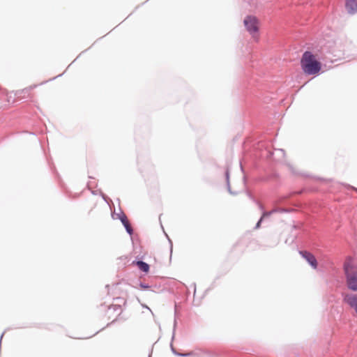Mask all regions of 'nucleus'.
Returning a JSON list of instances; mask_svg holds the SVG:
<instances>
[{"instance_id":"2eb2a0df","label":"nucleus","mask_w":357,"mask_h":357,"mask_svg":"<svg viewBox=\"0 0 357 357\" xmlns=\"http://www.w3.org/2000/svg\"><path fill=\"white\" fill-rule=\"evenodd\" d=\"M225 176L226 178V183L228 184V182H229V168H227L225 172Z\"/></svg>"},{"instance_id":"5701e85b","label":"nucleus","mask_w":357,"mask_h":357,"mask_svg":"<svg viewBox=\"0 0 357 357\" xmlns=\"http://www.w3.org/2000/svg\"><path fill=\"white\" fill-rule=\"evenodd\" d=\"M347 188H350V189H352V190H354V191H356L357 192V188H355L354 186H351L350 185H347Z\"/></svg>"},{"instance_id":"393cba45","label":"nucleus","mask_w":357,"mask_h":357,"mask_svg":"<svg viewBox=\"0 0 357 357\" xmlns=\"http://www.w3.org/2000/svg\"><path fill=\"white\" fill-rule=\"evenodd\" d=\"M87 187H88V188H89V189H91V188L92 187L91 182H89V183H87Z\"/></svg>"},{"instance_id":"39448f33","label":"nucleus","mask_w":357,"mask_h":357,"mask_svg":"<svg viewBox=\"0 0 357 357\" xmlns=\"http://www.w3.org/2000/svg\"><path fill=\"white\" fill-rule=\"evenodd\" d=\"M36 86L37 85L33 84L22 90H18L15 92V96L20 100L26 99L30 96V91Z\"/></svg>"},{"instance_id":"2f4dec72","label":"nucleus","mask_w":357,"mask_h":357,"mask_svg":"<svg viewBox=\"0 0 357 357\" xmlns=\"http://www.w3.org/2000/svg\"><path fill=\"white\" fill-rule=\"evenodd\" d=\"M149 357H151V355H149Z\"/></svg>"},{"instance_id":"0eeeda50","label":"nucleus","mask_w":357,"mask_h":357,"mask_svg":"<svg viewBox=\"0 0 357 357\" xmlns=\"http://www.w3.org/2000/svg\"><path fill=\"white\" fill-rule=\"evenodd\" d=\"M344 301L348 304L351 308L354 309L357 314V294H347L344 298Z\"/></svg>"},{"instance_id":"f8f14e48","label":"nucleus","mask_w":357,"mask_h":357,"mask_svg":"<svg viewBox=\"0 0 357 357\" xmlns=\"http://www.w3.org/2000/svg\"><path fill=\"white\" fill-rule=\"evenodd\" d=\"M91 193L94 195H100L102 197V199L107 202L108 203V198L107 197V196L103 194L102 192V191L100 190H91Z\"/></svg>"},{"instance_id":"9d476101","label":"nucleus","mask_w":357,"mask_h":357,"mask_svg":"<svg viewBox=\"0 0 357 357\" xmlns=\"http://www.w3.org/2000/svg\"><path fill=\"white\" fill-rule=\"evenodd\" d=\"M133 264H135L138 268L143 273H147L149 271L150 266L146 262L142 260H135L133 261Z\"/></svg>"},{"instance_id":"423d86ee","label":"nucleus","mask_w":357,"mask_h":357,"mask_svg":"<svg viewBox=\"0 0 357 357\" xmlns=\"http://www.w3.org/2000/svg\"><path fill=\"white\" fill-rule=\"evenodd\" d=\"M178 356L206 357V356H210V352L208 350L200 349V350H198L196 351H191V352H188V353H179V354H178Z\"/></svg>"},{"instance_id":"4468645a","label":"nucleus","mask_w":357,"mask_h":357,"mask_svg":"<svg viewBox=\"0 0 357 357\" xmlns=\"http://www.w3.org/2000/svg\"><path fill=\"white\" fill-rule=\"evenodd\" d=\"M139 286L143 289H149L151 287L148 284L144 283L142 282H139Z\"/></svg>"},{"instance_id":"c85d7f7f","label":"nucleus","mask_w":357,"mask_h":357,"mask_svg":"<svg viewBox=\"0 0 357 357\" xmlns=\"http://www.w3.org/2000/svg\"><path fill=\"white\" fill-rule=\"evenodd\" d=\"M113 322H114V321L110 322V324H108L107 326L112 324Z\"/></svg>"},{"instance_id":"7c9ffc66","label":"nucleus","mask_w":357,"mask_h":357,"mask_svg":"<svg viewBox=\"0 0 357 357\" xmlns=\"http://www.w3.org/2000/svg\"><path fill=\"white\" fill-rule=\"evenodd\" d=\"M259 207L262 209L263 208V206L262 205L259 204Z\"/></svg>"},{"instance_id":"1a4fd4ad","label":"nucleus","mask_w":357,"mask_h":357,"mask_svg":"<svg viewBox=\"0 0 357 357\" xmlns=\"http://www.w3.org/2000/svg\"><path fill=\"white\" fill-rule=\"evenodd\" d=\"M345 8L348 13L354 15L357 13V0H346Z\"/></svg>"},{"instance_id":"20e7f679","label":"nucleus","mask_w":357,"mask_h":357,"mask_svg":"<svg viewBox=\"0 0 357 357\" xmlns=\"http://www.w3.org/2000/svg\"><path fill=\"white\" fill-rule=\"evenodd\" d=\"M299 254L307 261L312 268L316 269L317 268L318 262L312 253L307 250H300Z\"/></svg>"},{"instance_id":"6e6552de","label":"nucleus","mask_w":357,"mask_h":357,"mask_svg":"<svg viewBox=\"0 0 357 357\" xmlns=\"http://www.w3.org/2000/svg\"><path fill=\"white\" fill-rule=\"evenodd\" d=\"M120 221L121 222L122 225L125 227L126 232L130 236H132L134 233V230H133L132 225H130L127 216L126 215V214L121 215Z\"/></svg>"},{"instance_id":"9b49d317","label":"nucleus","mask_w":357,"mask_h":357,"mask_svg":"<svg viewBox=\"0 0 357 357\" xmlns=\"http://www.w3.org/2000/svg\"><path fill=\"white\" fill-rule=\"evenodd\" d=\"M176 317H177V310H176V305H175L174 320L173 333H172V340H173L174 339V336H175V331H176V325H177Z\"/></svg>"},{"instance_id":"412c9836","label":"nucleus","mask_w":357,"mask_h":357,"mask_svg":"<svg viewBox=\"0 0 357 357\" xmlns=\"http://www.w3.org/2000/svg\"><path fill=\"white\" fill-rule=\"evenodd\" d=\"M246 192H247V195H248V197H249L250 199H252V200H253V201H255V199L254 197L252 196V195L251 194V192H250L247 191Z\"/></svg>"},{"instance_id":"a211bd4d","label":"nucleus","mask_w":357,"mask_h":357,"mask_svg":"<svg viewBox=\"0 0 357 357\" xmlns=\"http://www.w3.org/2000/svg\"><path fill=\"white\" fill-rule=\"evenodd\" d=\"M262 221H263V217H261L259 218V220L257 221L255 228V229H259L261 227V224Z\"/></svg>"},{"instance_id":"bb28decb","label":"nucleus","mask_w":357,"mask_h":357,"mask_svg":"<svg viewBox=\"0 0 357 357\" xmlns=\"http://www.w3.org/2000/svg\"><path fill=\"white\" fill-rule=\"evenodd\" d=\"M193 287H194V293H195V291H196V284H195V283L193 284Z\"/></svg>"},{"instance_id":"f3484780","label":"nucleus","mask_w":357,"mask_h":357,"mask_svg":"<svg viewBox=\"0 0 357 357\" xmlns=\"http://www.w3.org/2000/svg\"><path fill=\"white\" fill-rule=\"evenodd\" d=\"M112 307H113L114 310H119L120 312H121V307L120 303L112 305Z\"/></svg>"},{"instance_id":"7ed1b4c3","label":"nucleus","mask_w":357,"mask_h":357,"mask_svg":"<svg viewBox=\"0 0 357 357\" xmlns=\"http://www.w3.org/2000/svg\"><path fill=\"white\" fill-rule=\"evenodd\" d=\"M244 25L250 33H256L259 31L258 20L254 15H248L243 20Z\"/></svg>"},{"instance_id":"cd10ccee","label":"nucleus","mask_w":357,"mask_h":357,"mask_svg":"<svg viewBox=\"0 0 357 357\" xmlns=\"http://www.w3.org/2000/svg\"><path fill=\"white\" fill-rule=\"evenodd\" d=\"M249 4H251V0H245Z\"/></svg>"},{"instance_id":"f257e3e1","label":"nucleus","mask_w":357,"mask_h":357,"mask_svg":"<svg viewBox=\"0 0 357 357\" xmlns=\"http://www.w3.org/2000/svg\"><path fill=\"white\" fill-rule=\"evenodd\" d=\"M303 71L309 75H317L321 70V63L315 58L310 51H305L301 59Z\"/></svg>"},{"instance_id":"b1692460","label":"nucleus","mask_w":357,"mask_h":357,"mask_svg":"<svg viewBox=\"0 0 357 357\" xmlns=\"http://www.w3.org/2000/svg\"><path fill=\"white\" fill-rule=\"evenodd\" d=\"M114 300H116V301H121L123 304H125V303H126V301H125L123 298H119V297L114 298Z\"/></svg>"},{"instance_id":"c756f323","label":"nucleus","mask_w":357,"mask_h":357,"mask_svg":"<svg viewBox=\"0 0 357 357\" xmlns=\"http://www.w3.org/2000/svg\"><path fill=\"white\" fill-rule=\"evenodd\" d=\"M241 171H243V167L241 165Z\"/></svg>"},{"instance_id":"6ab92c4d","label":"nucleus","mask_w":357,"mask_h":357,"mask_svg":"<svg viewBox=\"0 0 357 357\" xmlns=\"http://www.w3.org/2000/svg\"><path fill=\"white\" fill-rule=\"evenodd\" d=\"M227 190L228 192L231 194V195H236V192H234L231 191V187H230V183L228 182V184H227Z\"/></svg>"},{"instance_id":"f03ea898","label":"nucleus","mask_w":357,"mask_h":357,"mask_svg":"<svg viewBox=\"0 0 357 357\" xmlns=\"http://www.w3.org/2000/svg\"><path fill=\"white\" fill-rule=\"evenodd\" d=\"M344 270L348 289L354 291H357V266L350 264H345Z\"/></svg>"},{"instance_id":"a878e982","label":"nucleus","mask_w":357,"mask_h":357,"mask_svg":"<svg viewBox=\"0 0 357 357\" xmlns=\"http://www.w3.org/2000/svg\"><path fill=\"white\" fill-rule=\"evenodd\" d=\"M283 155L284 154V151L283 149H278Z\"/></svg>"},{"instance_id":"aec40b11","label":"nucleus","mask_w":357,"mask_h":357,"mask_svg":"<svg viewBox=\"0 0 357 357\" xmlns=\"http://www.w3.org/2000/svg\"><path fill=\"white\" fill-rule=\"evenodd\" d=\"M167 238H168V241L170 243V253L172 254V248H173V245H172V242L171 241V239L169 238V236L166 234Z\"/></svg>"},{"instance_id":"dca6fc26","label":"nucleus","mask_w":357,"mask_h":357,"mask_svg":"<svg viewBox=\"0 0 357 357\" xmlns=\"http://www.w3.org/2000/svg\"><path fill=\"white\" fill-rule=\"evenodd\" d=\"M121 214H125L122 211H120V213H114L112 215L113 219H119L120 220V217Z\"/></svg>"},{"instance_id":"4be33fe9","label":"nucleus","mask_w":357,"mask_h":357,"mask_svg":"<svg viewBox=\"0 0 357 357\" xmlns=\"http://www.w3.org/2000/svg\"><path fill=\"white\" fill-rule=\"evenodd\" d=\"M171 349L174 354H175L176 356H178V354H179V352L176 351V349L173 347L172 344H171Z\"/></svg>"},{"instance_id":"ddd939ff","label":"nucleus","mask_w":357,"mask_h":357,"mask_svg":"<svg viewBox=\"0 0 357 357\" xmlns=\"http://www.w3.org/2000/svg\"><path fill=\"white\" fill-rule=\"evenodd\" d=\"M275 211H276L275 210H273V211H264L263 213H262L261 217H263V219L264 218L269 217L272 213H273Z\"/></svg>"}]
</instances>
